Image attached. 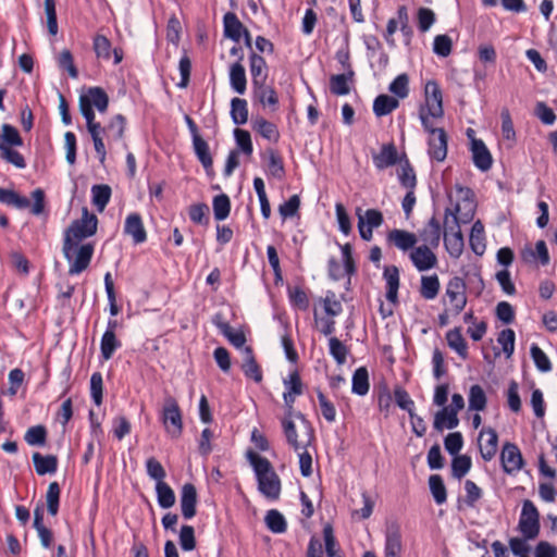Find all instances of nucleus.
I'll return each mask as SVG.
<instances>
[{"label": "nucleus", "instance_id": "4d7b16f0", "mask_svg": "<svg viewBox=\"0 0 557 557\" xmlns=\"http://www.w3.org/2000/svg\"><path fill=\"white\" fill-rule=\"evenodd\" d=\"M24 440L30 446H44L47 442V430L44 425L30 426L26 431Z\"/></svg>", "mask_w": 557, "mask_h": 557}, {"label": "nucleus", "instance_id": "3c124183", "mask_svg": "<svg viewBox=\"0 0 557 557\" xmlns=\"http://www.w3.org/2000/svg\"><path fill=\"white\" fill-rule=\"evenodd\" d=\"M440 290V281L436 274L421 277L420 294L424 299H434Z\"/></svg>", "mask_w": 557, "mask_h": 557}, {"label": "nucleus", "instance_id": "e2e57ef3", "mask_svg": "<svg viewBox=\"0 0 557 557\" xmlns=\"http://www.w3.org/2000/svg\"><path fill=\"white\" fill-rule=\"evenodd\" d=\"M446 339L448 346L458 352L459 356L466 357L467 354V345L466 342L458 329H454L447 332Z\"/></svg>", "mask_w": 557, "mask_h": 557}, {"label": "nucleus", "instance_id": "dca6fc26", "mask_svg": "<svg viewBox=\"0 0 557 557\" xmlns=\"http://www.w3.org/2000/svg\"><path fill=\"white\" fill-rule=\"evenodd\" d=\"M85 104L90 110L95 107L100 113L107 111L109 106V97L101 87H90L86 94L79 96V111L83 114Z\"/></svg>", "mask_w": 557, "mask_h": 557}, {"label": "nucleus", "instance_id": "cd10ccee", "mask_svg": "<svg viewBox=\"0 0 557 557\" xmlns=\"http://www.w3.org/2000/svg\"><path fill=\"white\" fill-rule=\"evenodd\" d=\"M249 70L252 78V86L267 82L268 66L263 57L251 51L249 55Z\"/></svg>", "mask_w": 557, "mask_h": 557}, {"label": "nucleus", "instance_id": "bf43d9fd", "mask_svg": "<svg viewBox=\"0 0 557 557\" xmlns=\"http://www.w3.org/2000/svg\"><path fill=\"white\" fill-rule=\"evenodd\" d=\"M495 317L504 325L511 324L516 318L513 306L505 300L499 301L495 308Z\"/></svg>", "mask_w": 557, "mask_h": 557}, {"label": "nucleus", "instance_id": "774afa93", "mask_svg": "<svg viewBox=\"0 0 557 557\" xmlns=\"http://www.w3.org/2000/svg\"><path fill=\"white\" fill-rule=\"evenodd\" d=\"M329 347L330 354L335 359V361L338 364H344L348 355L347 347L337 337H331L329 339Z\"/></svg>", "mask_w": 557, "mask_h": 557}, {"label": "nucleus", "instance_id": "b1692460", "mask_svg": "<svg viewBox=\"0 0 557 557\" xmlns=\"http://www.w3.org/2000/svg\"><path fill=\"white\" fill-rule=\"evenodd\" d=\"M253 98L257 99L263 107H269L271 111H276L278 106V97L272 86L267 83L252 86Z\"/></svg>", "mask_w": 557, "mask_h": 557}, {"label": "nucleus", "instance_id": "6ab92c4d", "mask_svg": "<svg viewBox=\"0 0 557 557\" xmlns=\"http://www.w3.org/2000/svg\"><path fill=\"white\" fill-rule=\"evenodd\" d=\"M418 239L433 248H437L441 242L442 227L440 221L433 215L429 222L418 232Z\"/></svg>", "mask_w": 557, "mask_h": 557}, {"label": "nucleus", "instance_id": "49530a36", "mask_svg": "<svg viewBox=\"0 0 557 557\" xmlns=\"http://www.w3.org/2000/svg\"><path fill=\"white\" fill-rule=\"evenodd\" d=\"M156 493L158 504L161 508L168 509L174 506L175 504V494L172 487L165 483L160 482L156 483Z\"/></svg>", "mask_w": 557, "mask_h": 557}, {"label": "nucleus", "instance_id": "7ed1b4c3", "mask_svg": "<svg viewBox=\"0 0 557 557\" xmlns=\"http://www.w3.org/2000/svg\"><path fill=\"white\" fill-rule=\"evenodd\" d=\"M98 225V219L94 213H89L88 209L83 208L82 218L74 220L64 232L63 238V253L67 255L70 244H79L87 237L96 234Z\"/></svg>", "mask_w": 557, "mask_h": 557}, {"label": "nucleus", "instance_id": "f8f14e48", "mask_svg": "<svg viewBox=\"0 0 557 557\" xmlns=\"http://www.w3.org/2000/svg\"><path fill=\"white\" fill-rule=\"evenodd\" d=\"M282 426H283L287 443L296 451L308 448L314 440V430H309V431L304 430L300 434H298V432L296 430V425L293 422V420L283 419Z\"/></svg>", "mask_w": 557, "mask_h": 557}, {"label": "nucleus", "instance_id": "4c0bfd02", "mask_svg": "<svg viewBox=\"0 0 557 557\" xmlns=\"http://www.w3.org/2000/svg\"><path fill=\"white\" fill-rule=\"evenodd\" d=\"M1 131L2 133L0 134V149H3V147L11 148L23 146V139L18 131L14 126L10 124H2Z\"/></svg>", "mask_w": 557, "mask_h": 557}, {"label": "nucleus", "instance_id": "69168bd1", "mask_svg": "<svg viewBox=\"0 0 557 557\" xmlns=\"http://www.w3.org/2000/svg\"><path fill=\"white\" fill-rule=\"evenodd\" d=\"M486 404V396L480 385H472L469 392V409L480 411Z\"/></svg>", "mask_w": 557, "mask_h": 557}, {"label": "nucleus", "instance_id": "ddd939ff", "mask_svg": "<svg viewBox=\"0 0 557 557\" xmlns=\"http://www.w3.org/2000/svg\"><path fill=\"white\" fill-rule=\"evenodd\" d=\"M500 462L505 473L513 474L520 471L524 465V458L519 447L511 442H506L500 451Z\"/></svg>", "mask_w": 557, "mask_h": 557}, {"label": "nucleus", "instance_id": "423d86ee", "mask_svg": "<svg viewBox=\"0 0 557 557\" xmlns=\"http://www.w3.org/2000/svg\"><path fill=\"white\" fill-rule=\"evenodd\" d=\"M94 251L95 245L91 243L70 244L67 255L63 253L65 259L70 262L69 274L76 275L85 271L90 264Z\"/></svg>", "mask_w": 557, "mask_h": 557}, {"label": "nucleus", "instance_id": "4be33fe9", "mask_svg": "<svg viewBox=\"0 0 557 557\" xmlns=\"http://www.w3.org/2000/svg\"><path fill=\"white\" fill-rule=\"evenodd\" d=\"M387 242L403 251L412 250L418 242V236L405 230L394 228L387 234Z\"/></svg>", "mask_w": 557, "mask_h": 557}, {"label": "nucleus", "instance_id": "864d4df0", "mask_svg": "<svg viewBox=\"0 0 557 557\" xmlns=\"http://www.w3.org/2000/svg\"><path fill=\"white\" fill-rule=\"evenodd\" d=\"M429 486L436 504L442 505L447 499L446 487L441 475L432 474L429 478Z\"/></svg>", "mask_w": 557, "mask_h": 557}, {"label": "nucleus", "instance_id": "f3484780", "mask_svg": "<svg viewBox=\"0 0 557 557\" xmlns=\"http://www.w3.org/2000/svg\"><path fill=\"white\" fill-rule=\"evenodd\" d=\"M403 540L400 528L396 523H392L386 528L384 557H401Z\"/></svg>", "mask_w": 557, "mask_h": 557}, {"label": "nucleus", "instance_id": "0e129e2a", "mask_svg": "<svg viewBox=\"0 0 557 557\" xmlns=\"http://www.w3.org/2000/svg\"><path fill=\"white\" fill-rule=\"evenodd\" d=\"M388 90L396 97L404 99L409 94V77L406 73L399 74L388 86Z\"/></svg>", "mask_w": 557, "mask_h": 557}, {"label": "nucleus", "instance_id": "09e8293b", "mask_svg": "<svg viewBox=\"0 0 557 557\" xmlns=\"http://www.w3.org/2000/svg\"><path fill=\"white\" fill-rule=\"evenodd\" d=\"M531 358L540 372L547 373L552 371V362L548 356L543 351V349L535 343H533L530 347Z\"/></svg>", "mask_w": 557, "mask_h": 557}, {"label": "nucleus", "instance_id": "a18cd8bd", "mask_svg": "<svg viewBox=\"0 0 557 557\" xmlns=\"http://www.w3.org/2000/svg\"><path fill=\"white\" fill-rule=\"evenodd\" d=\"M193 147L195 154L197 156L198 160L202 164V166L208 170L212 168L213 160L210 154L209 146L207 141L200 136L193 139Z\"/></svg>", "mask_w": 557, "mask_h": 557}, {"label": "nucleus", "instance_id": "c756f323", "mask_svg": "<svg viewBox=\"0 0 557 557\" xmlns=\"http://www.w3.org/2000/svg\"><path fill=\"white\" fill-rule=\"evenodd\" d=\"M459 424L458 414L445 406L438 410L434 416L433 428L437 432H443L445 429L453 430Z\"/></svg>", "mask_w": 557, "mask_h": 557}, {"label": "nucleus", "instance_id": "de8ad7c7", "mask_svg": "<svg viewBox=\"0 0 557 557\" xmlns=\"http://www.w3.org/2000/svg\"><path fill=\"white\" fill-rule=\"evenodd\" d=\"M126 119L122 114H116L106 126V133L109 139L121 140L124 136Z\"/></svg>", "mask_w": 557, "mask_h": 557}, {"label": "nucleus", "instance_id": "393cba45", "mask_svg": "<svg viewBox=\"0 0 557 557\" xmlns=\"http://www.w3.org/2000/svg\"><path fill=\"white\" fill-rule=\"evenodd\" d=\"M124 233L132 236L135 244H141L147 239V233L138 213L127 215L124 224Z\"/></svg>", "mask_w": 557, "mask_h": 557}, {"label": "nucleus", "instance_id": "052dcab7", "mask_svg": "<svg viewBox=\"0 0 557 557\" xmlns=\"http://www.w3.org/2000/svg\"><path fill=\"white\" fill-rule=\"evenodd\" d=\"M471 468V458L467 455H455L451 461V474L456 479L463 478Z\"/></svg>", "mask_w": 557, "mask_h": 557}, {"label": "nucleus", "instance_id": "c85d7f7f", "mask_svg": "<svg viewBox=\"0 0 557 557\" xmlns=\"http://www.w3.org/2000/svg\"><path fill=\"white\" fill-rule=\"evenodd\" d=\"M383 277L386 282V299L395 304L398 298L399 288V270L396 265H386L384 268Z\"/></svg>", "mask_w": 557, "mask_h": 557}, {"label": "nucleus", "instance_id": "a19ab883", "mask_svg": "<svg viewBox=\"0 0 557 557\" xmlns=\"http://www.w3.org/2000/svg\"><path fill=\"white\" fill-rule=\"evenodd\" d=\"M531 257L533 258L534 260H539V262L542 264V265H547L549 263V252H548V249H547V245L545 243V240L541 239V240H537L535 243V249H531V248H525L523 251H522V259L528 262L529 259L528 257Z\"/></svg>", "mask_w": 557, "mask_h": 557}, {"label": "nucleus", "instance_id": "39448f33", "mask_svg": "<svg viewBox=\"0 0 557 557\" xmlns=\"http://www.w3.org/2000/svg\"><path fill=\"white\" fill-rule=\"evenodd\" d=\"M32 198L34 200L33 206L28 198L21 196L14 190L5 189L0 187V202L8 206L15 207L17 209L30 208V212L34 215H40L45 211V191L41 188H37L32 191Z\"/></svg>", "mask_w": 557, "mask_h": 557}, {"label": "nucleus", "instance_id": "a878e982", "mask_svg": "<svg viewBox=\"0 0 557 557\" xmlns=\"http://www.w3.org/2000/svg\"><path fill=\"white\" fill-rule=\"evenodd\" d=\"M243 356L244 361L242 364V370L246 377L253 380L257 383H260L262 381V371L260 366L258 364L255 356L253 350L250 346H245L243 348Z\"/></svg>", "mask_w": 557, "mask_h": 557}, {"label": "nucleus", "instance_id": "2eb2a0df", "mask_svg": "<svg viewBox=\"0 0 557 557\" xmlns=\"http://www.w3.org/2000/svg\"><path fill=\"white\" fill-rule=\"evenodd\" d=\"M433 249L431 246L421 245L410 251L409 258L418 271L423 272L436 267L437 257Z\"/></svg>", "mask_w": 557, "mask_h": 557}, {"label": "nucleus", "instance_id": "6e6d98bb", "mask_svg": "<svg viewBox=\"0 0 557 557\" xmlns=\"http://www.w3.org/2000/svg\"><path fill=\"white\" fill-rule=\"evenodd\" d=\"M61 488L58 482H51L46 494L47 510L51 516H57L59 511Z\"/></svg>", "mask_w": 557, "mask_h": 557}, {"label": "nucleus", "instance_id": "f704fd0d", "mask_svg": "<svg viewBox=\"0 0 557 557\" xmlns=\"http://www.w3.org/2000/svg\"><path fill=\"white\" fill-rule=\"evenodd\" d=\"M253 131H256L263 138L277 143L280 139V132L276 125L272 122L267 121L263 117H255L251 122Z\"/></svg>", "mask_w": 557, "mask_h": 557}, {"label": "nucleus", "instance_id": "f257e3e1", "mask_svg": "<svg viewBox=\"0 0 557 557\" xmlns=\"http://www.w3.org/2000/svg\"><path fill=\"white\" fill-rule=\"evenodd\" d=\"M247 458L253 468L259 492L271 500H276L281 494V480L271 462L255 451H248Z\"/></svg>", "mask_w": 557, "mask_h": 557}, {"label": "nucleus", "instance_id": "603ef678", "mask_svg": "<svg viewBox=\"0 0 557 557\" xmlns=\"http://www.w3.org/2000/svg\"><path fill=\"white\" fill-rule=\"evenodd\" d=\"M497 343L502 346V351L506 358H510L515 351L516 334L512 329H504L498 333Z\"/></svg>", "mask_w": 557, "mask_h": 557}, {"label": "nucleus", "instance_id": "680f3d73", "mask_svg": "<svg viewBox=\"0 0 557 557\" xmlns=\"http://www.w3.org/2000/svg\"><path fill=\"white\" fill-rule=\"evenodd\" d=\"M502 119V136L505 140L511 143L510 147L516 143V132L513 128L512 119L507 108H504L500 112Z\"/></svg>", "mask_w": 557, "mask_h": 557}, {"label": "nucleus", "instance_id": "0eeeda50", "mask_svg": "<svg viewBox=\"0 0 557 557\" xmlns=\"http://www.w3.org/2000/svg\"><path fill=\"white\" fill-rule=\"evenodd\" d=\"M161 420L165 428V431L172 438H178L182 435V411L176 399L171 395H166L164 398Z\"/></svg>", "mask_w": 557, "mask_h": 557}, {"label": "nucleus", "instance_id": "9d476101", "mask_svg": "<svg viewBox=\"0 0 557 557\" xmlns=\"http://www.w3.org/2000/svg\"><path fill=\"white\" fill-rule=\"evenodd\" d=\"M461 221H457L456 218L445 216L444 220V243L446 250L450 257H460L463 250V237L460 231Z\"/></svg>", "mask_w": 557, "mask_h": 557}, {"label": "nucleus", "instance_id": "6e6552de", "mask_svg": "<svg viewBox=\"0 0 557 557\" xmlns=\"http://www.w3.org/2000/svg\"><path fill=\"white\" fill-rule=\"evenodd\" d=\"M442 301L444 307L451 311L453 315H457L463 310L467 296L462 278L455 276L448 281Z\"/></svg>", "mask_w": 557, "mask_h": 557}, {"label": "nucleus", "instance_id": "a211bd4d", "mask_svg": "<svg viewBox=\"0 0 557 557\" xmlns=\"http://www.w3.org/2000/svg\"><path fill=\"white\" fill-rule=\"evenodd\" d=\"M475 132L472 128L467 129V137L470 140V151L474 165L481 171H487V148L483 140L474 137Z\"/></svg>", "mask_w": 557, "mask_h": 557}, {"label": "nucleus", "instance_id": "e433bc0d", "mask_svg": "<svg viewBox=\"0 0 557 557\" xmlns=\"http://www.w3.org/2000/svg\"><path fill=\"white\" fill-rule=\"evenodd\" d=\"M399 101L388 95H379L373 101V112L377 117L385 116L396 110Z\"/></svg>", "mask_w": 557, "mask_h": 557}, {"label": "nucleus", "instance_id": "c9c22d12", "mask_svg": "<svg viewBox=\"0 0 557 557\" xmlns=\"http://www.w3.org/2000/svg\"><path fill=\"white\" fill-rule=\"evenodd\" d=\"M230 84L231 87L239 95L245 94L247 86V78L245 67L240 62H235L230 67Z\"/></svg>", "mask_w": 557, "mask_h": 557}, {"label": "nucleus", "instance_id": "20e7f679", "mask_svg": "<svg viewBox=\"0 0 557 557\" xmlns=\"http://www.w3.org/2000/svg\"><path fill=\"white\" fill-rule=\"evenodd\" d=\"M419 117L428 136V154L432 160L443 162L447 157L448 136L444 128L435 127L428 119L424 110L419 111Z\"/></svg>", "mask_w": 557, "mask_h": 557}, {"label": "nucleus", "instance_id": "ea45409f", "mask_svg": "<svg viewBox=\"0 0 557 557\" xmlns=\"http://www.w3.org/2000/svg\"><path fill=\"white\" fill-rule=\"evenodd\" d=\"M370 388L369 373L367 368L360 367L352 374L351 392L359 396L368 394Z\"/></svg>", "mask_w": 557, "mask_h": 557}, {"label": "nucleus", "instance_id": "bb28decb", "mask_svg": "<svg viewBox=\"0 0 557 557\" xmlns=\"http://www.w3.org/2000/svg\"><path fill=\"white\" fill-rule=\"evenodd\" d=\"M373 163L377 170H384L398 162V152L393 143L382 146L379 153L372 156Z\"/></svg>", "mask_w": 557, "mask_h": 557}, {"label": "nucleus", "instance_id": "72a5a7b5", "mask_svg": "<svg viewBox=\"0 0 557 557\" xmlns=\"http://www.w3.org/2000/svg\"><path fill=\"white\" fill-rule=\"evenodd\" d=\"M470 247L476 256H483L486 250L485 245V228L481 221H476L471 228L470 233Z\"/></svg>", "mask_w": 557, "mask_h": 557}, {"label": "nucleus", "instance_id": "79ce46f5", "mask_svg": "<svg viewBox=\"0 0 557 557\" xmlns=\"http://www.w3.org/2000/svg\"><path fill=\"white\" fill-rule=\"evenodd\" d=\"M92 203L99 212H102L111 198V187L106 184L91 187Z\"/></svg>", "mask_w": 557, "mask_h": 557}, {"label": "nucleus", "instance_id": "7c9ffc66", "mask_svg": "<svg viewBox=\"0 0 557 557\" xmlns=\"http://www.w3.org/2000/svg\"><path fill=\"white\" fill-rule=\"evenodd\" d=\"M224 36L238 42L244 33L243 23L239 21L237 15L233 12H227L223 16Z\"/></svg>", "mask_w": 557, "mask_h": 557}, {"label": "nucleus", "instance_id": "473e14b6", "mask_svg": "<svg viewBox=\"0 0 557 557\" xmlns=\"http://www.w3.org/2000/svg\"><path fill=\"white\" fill-rule=\"evenodd\" d=\"M33 462L37 474H52L58 469V458L54 455L42 456L39 453L33 454Z\"/></svg>", "mask_w": 557, "mask_h": 557}, {"label": "nucleus", "instance_id": "37998d69", "mask_svg": "<svg viewBox=\"0 0 557 557\" xmlns=\"http://www.w3.org/2000/svg\"><path fill=\"white\" fill-rule=\"evenodd\" d=\"M399 182L406 189H414L417 185V177L413 168L408 159L400 161V168L397 171Z\"/></svg>", "mask_w": 557, "mask_h": 557}, {"label": "nucleus", "instance_id": "412c9836", "mask_svg": "<svg viewBox=\"0 0 557 557\" xmlns=\"http://www.w3.org/2000/svg\"><path fill=\"white\" fill-rule=\"evenodd\" d=\"M355 72L350 64H347V72L335 74L330 77V90L333 95L344 96L350 92L354 83Z\"/></svg>", "mask_w": 557, "mask_h": 557}, {"label": "nucleus", "instance_id": "aec40b11", "mask_svg": "<svg viewBox=\"0 0 557 557\" xmlns=\"http://www.w3.org/2000/svg\"><path fill=\"white\" fill-rule=\"evenodd\" d=\"M197 491L193 483H185L181 491V510L185 519H191L196 516Z\"/></svg>", "mask_w": 557, "mask_h": 557}, {"label": "nucleus", "instance_id": "338daca9", "mask_svg": "<svg viewBox=\"0 0 557 557\" xmlns=\"http://www.w3.org/2000/svg\"><path fill=\"white\" fill-rule=\"evenodd\" d=\"M495 280L499 284L504 294L513 296L517 293L516 285L511 280V274L508 269L499 270L495 273Z\"/></svg>", "mask_w": 557, "mask_h": 557}, {"label": "nucleus", "instance_id": "8fccbe9b", "mask_svg": "<svg viewBox=\"0 0 557 557\" xmlns=\"http://www.w3.org/2000/svg\"><path fill=\"white\" fill-rule=\"evenodd\" d=\"M264 521L267 528L273 533H284L287 529L284 516L276 509L269 510L265 515Z\"/></svg>", "mask_w": 557, "mask_h": 557}, {"label": "nucleus", "instance_id": "9b49d317", "mask_svg": "<svg viewBox=\"0 0 557 557\" xmlns=\"http://www.w3.org/2000/svg\"><path fill=\"white\" fill-rule=\"evenodd\" d=\"M425 106L420 110H424L428 119H440L444 115L443 95L436 81H429L424 86Z\"/></svg>", "mask_w": 557, "mask_h": 557}, {"label": "nucleus", "instance_id": "5701e85b", "mask_svg": "<svg viewBox=\"0 0 557 557\" xmlns=\"http://www.w3.org/2000/svg\"><path fill=\"white\" fill-rule=\"evenodd\" d=\"M213 324L236 348L245 347L246 336L242 331H234L233 327L223 320L221 313H216L212 319Z\"/></svg>", "mask_w": 557, "mask_h": 557}, {"label": "nucleus", "instance_id": "2f4dec72", "mask_svg": "<svg viewBox=\"0 0 557 557\" xmlns=\"http://www.w3.org/2000/svg\"><path fill=\"white\" fill-rule=\"evenodd\" d=\"M34 528L36 529L40 543L44 547L49 548L52 543V532L44 524V507L37 505L34 509Z\"/></svg>", "mask_w": 557, "mask_h": 557}, {"label": "nucleus", "instance_id": "c03bdc74", "mask_svg": "<svg viewBox=\"0 0 557 557\" xmlns=\"http://www.w3.org/2000/svg\"><path fill=\"white\" fill-rule=\"evenodd\" d=\"M231 117L234 124L243 125L248 121V104L245 99L233 98L231 101Z\"/></svg>", "mask_w": 557, "mask_h": 557}, {"label": "nucleus", "instance_id": "13d9d810", "mask_svg": "<svg viewBox=\"0 0 557 557\" xmlns=\"http://www.w3.org/2000/svg\"><path fill=\"white\" fill-rule=\"evenodd\" d=\"M267 156L270 174L276 178H282L285 174V169L281 156L274 149H268Z\"/></svg>", "mask_w": 557, "mask_h": 557}, {"label": "nucleus", "instance_id": "4468645a", "mask_svg": "<svg viewBox=\"0 0 557 557\" xmlns=\"http://www.w3.org/2000/svg\"><path fill=\"white\" fill-rule=\"evenodd\" d=\"M357 215L360 237L366 242H370L373 228L380 227L384 221L383 214L376 209H368L364 214H361V209H358Z\"/></svg>", "mask_w": 557, "mask_h": 557}, {"label": "nucleus", "instance_id": "f03ea898", "mask_svg": "<svg viewBox=\"0 0 557 557\" xmlns=\"http://www.w3.org/2000/svg\"><path fill=\"white\" fill-rule=\"evenodd\" d=\"M453 208L446 209V215L456 218L461 223H469L475 212L474 194L468 187L456 185L455 189L448 195Z\"/></svg>", "mask_w": 557, "mask_h": 557}, {"label": "nucleus", "instance_id": "5fc2aeb1", "mask_svg": "<svg viewBox=\"0 0 557 557\" xmlns=\"http://www.w3.org/2000/svg\"><path fill=\"white\" fill-rule=\"evenodd\" d=\"M213 213L216 221L225 220L231 211V201L227 195L220 194L213 198Z\"/></svg>", "mask_w": 557, "mask_h": 557}, {"label": "nucleus", "instance_id": "58836bf2", "mask_svg": "<svg viewBox=\"0 0 557 557\" xmlns=\"http://www.w3.org/2000/svg\"><path fill=\"white\" fill-rule=\"evenodd\" d=\"M122 346L120 339H117L115 333L104 332L100 342V352L103 360H110L115 350Z\"/></svg>", "mask_w": 557, "mask_h": 557}, {"label": "nucleus", "instance_id": "1a4fd4ad", "mask_svg": "<svg viewBox=\"0 0 557 557\" xmlns=\"http://www.w3.org/2000/svg\"><path fill=\"white\" fill-rule=\"evenodd\" d=\"M518 530L525 539H536L540 534V512L534 503L530 499H525L522 503Z\"/></svg>", "mask_w": 557, "mask_h": 557}]
</instances>
